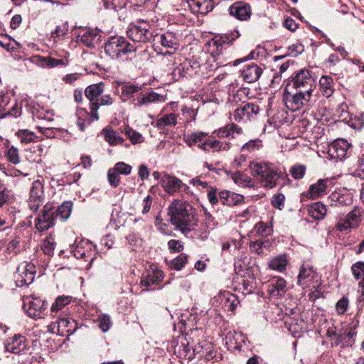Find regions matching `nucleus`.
I'll return each instance as SVG.
<instances>
[{
	"mask_svg": "<svg viewBox=\"0 0 364 364\" xmlns=\"http://www.w3.org/2000/svg\"><path fill=\"white\" fill-rule=\"evenodd\" d=\"M168 210L171 224L183 235L191 234L198 223L192 205L183 199H176L173 200Z\"/></svg>",
	"mask_w": 364,
	"mask_h": 364,
	"instance_id": "1",
	"label": "nucleus"
},
{
	"mask_svg": "<svg viewBox=\"0 0 364 364\" xmlns=\"http://www.w3.org/2000/svg\"><path fill=\"white\" fill-rule=\"evenodd\" d=\"M105 89V83L101 82L99 83L92 84L87 86L85 91V95L90 102V116L92 120L97 121L99 119L98 109L102 106H111L115 99L111 95H102Z\"/></svg>",
	"mask_w": 364,
	"mask_h": 364,
	"instance_id": "2",
	"label": "nucleus"
},
{
	"mask_svg": "<svg viewBox=\"0 0 364 364\" xmlns=\"http://www.w3.org/2000/svg\"><path fill=\"white\" fill-rule=\"evenodd\" d=\"M250 168L252 176L267 188L277 186L282 172L273 164L269 162H251Z\"/></svg>",
	"mask_w": 364,
	"mask_h": 364,
	"instance_id": "3",
	"label": "nucleus"
},
{
	"mask_svg": "<svg viewBox=\"0 0 364 364\" xmlns=\"http://www.w3.org/2000/svg\"><path fill=\"white\" fill-rule=\"evenodd\" d=\"M105 53L112 59H119L136 51V47L122 36H111L105 44Z\"/></svg>",
	"mask_w": 364,
	"mask_h": 364,
	"instance_id": "4",
	"label": "nucleus"
},
{
	"mask_svg": "<svg viewBox=\"0 0 364 364\" xmlns=\"http://www.w3.org/2000/svg\"><path fill=\"white\" fill-rule=\"evenodd\" d=\"M127 36L134 42L145 43L153 38L150 24L144 21L131 23L127 30Z\"/></svg>",
	"mask_w": 364,
	"mask_h": 364,
	"instance_id": "5",
	"label": "nucleus"
},
{
	"mask_svg": "<svg viewBox=\"0 0 364 364\" xmlns=\"http://www.w3.org/2000/svg\"><path fill=\"white\" fill-rule=\"evenodd\" d=\"M290 86L296 90L312 93L315 87V80L309 70L302 69L295 74L287 85V87Z\"/></svg>",
	"mask_w": 364,
	"mask_h": 364,
	"instance_id": "6",
	"label": "nucleus"
},
{
	"mask_svg": "<svg viewBox=\"0 0 364 364\" xmlns=\"http://www.w3.org/2000/svg\"><path fill=\"white\" fill-rule=\"evenodd\" d=\"M311 94L301 90H296L295 93H291L288 91L287 87L284 93V100L288 109L291 111H296L309 104Z\"/></svg>",
	"mask_w": 364,
	"mask_h": 364,
	"instance_id": "7",
	"label": "nucleus"
},
{
	"mask_svg": "<svg viewBox=\"0 0 364 364\" xmlns=\"http://www.w3.org/2000/svg\"><path fill=\"white\" fill-rule=\"evenodd\" d=\"M47 302L38 297L30 296L23 299V307L24 311L32 318H42L43 311L47 309Z\"/></svg>",
	"mask_w": 364,
	"mask_h": 364,
	"instance_id": "8",
	"label": "nucleus"
},
{
	"mask_svg": "<svg viewBox=\"0 0 364 364\" xmlns=\"http://www.w3.org/2000/svg\"><path fill=\"white\" fill-rule=\"evenodd\" d=\"M0 114L1 118L6 117H12L17 118L22 114V107L18 105L16 100L11 101V97L4 93L0 92Z\"/></svg>",
	"mask_w": 364,
	"mask_h": 364,
	"instance_id": "9",
	"label": "nucleus"
},
{
	"mask_svg": "<svg viewBox=\"0 0 364 364\" xmlns=\"http://www.w3.org/2000/svg\"><path fill=\"white\" fill-rule=\"evenodd\" d=\"M318 274L312 266L303 265L298 275L297 284L303 289H315L318 287Z\"/></svg>",
	"mask_w": 364,
	"mask_h": 364,
	"instance_id": "10",
	"label": "nucleus"
},
{
	"mask_svg": "<svg viewBox=\"0 0 364 364\" xmlns=\"http://www.w3.org/2000/svg\"><path fill=\"white\" fill-rule=\"evenodd\" d=\"M53 211V205L47 203L43 206L41 213L36 219V227L39 231H46L53 227L56 220Z\"/></svg>",
	"mask_w": 364,
	"mask_h": 364,
	"instance_id": "11",
	"label": "nucleus"
},
{
	"mask_svg": "<svg viewBox=\"0 0 364 364\" xmlns=\"http://www.w3.org/2000/svg\"><path fill=\"white\" fill-rule=\"evenodd\" d=\"M218 225L215 218L207 210H205L203 215V221L200 225V228L192 231L191 236L205 240L208 238V236L210 230H213Z\"/></svg>",
	"mask_w": 364,
	"mask_h": 364,
	"instance_id": "12",
	"label": "nucleus"
},
{
	"mask_svg": "<svg viewBox=\"0 0 364 364\" xmlns=\"http://www.w3.org/2000/svg\"><path fill=\"white\" fill-rule=\"evenodd\" d=\"M36 273L33 263L23 262L17 268L16 282L18 286L28 285L33 282Z\"/></svg>",
	"mask_w": 364,
	"mask_h": 364,
	"instance_id": "13",
	"label": "nucleus"
},
{
	"mask_svg": "<svg viewBox=\"0 0 364 364\" xmlns=\"http://www.w3.org/2000/svg\"><path fill=\"white\" fill-rule=\"evenodd\" d=\"M44 192L43 186L41 181L36 180L33 182L30 190L28 204L29 208L33 212H36L39 207L43 204Z\"/></svg>",
	"mask_w": 364,
	"mask_h": 364,
	"instance_id": "14",
	"label": "nucleus"
},
{
	"mask_svg": "<svg viewBox=\"0 0 364 364\" xmlns=\"http://www.w3.org/2000/svg\"><path fill=\"white\" fill-rule=\"evenodd\" d=\"M154 41L159 43L164 48L171 49L166 51L165 54H173L178 49L180 41L178 35L173 31H166L161 34H157L154 36Z\"/></svg>",
	"mask_w": 364,
	"mask_h": 364,
	"instance_id": "15",
	"label": "nucleus"
},
{
	"mask_svg": "<svg viewBox=\"0 0 364 364\" xmlns=\"http://www.w3.org/2000/svg\"><path fill=\"white\" fill-rule=\"evenodd\" d=\"M259 112V107L258 105L253 103H247L242 107L237 108L232 114V117L237 122H246L254 118Z\"/></svg>",
	"mask_w": 364,
	"mask_h": 364,
	"instance_id": "16",
	"label": "nucleus"
},
{
	"mask_svg": "<svg viewBox=\"0 0 364 364\" xmlns=\"http://www.w3.org/2000/svg\"><path fill=\"white\" fill-rule=\"evenodd\" d=\"M350 144L345 139H337L328 146L327 153L331 159L343 160L347 155Z\"/></svg>",
	"mask_w": 364,
	"mask_h": 364,
	"instance_id": "17",
	"label": "nucleus"
},
{
	"mask_svg": "<svg viewBox=\"0 0 364 364\" xmlns=\"http://www.w3.org/2000/svg\"><path fill=\"white\" fill-rule=\"evenodd\" d=\"M100 38L101 35L97 29L88 28L80 31L77 36V41L88 48H93Z\"/></svg>",
	"mask_w": 364,
	"mask_h": 364,
	"instance_id": "18",
	"label": "nucleus"
},
{
	"mask_svg": "<svg viewBox=\"0 0 364 364\" xmlns=\"http://www.w3.org/2000/svg\"><path fill=\"white\" fill-rule=\"evenodd\" d=\"M228 38L216 36L208 43L209 51L214 61L217 62V68L223 65L222 62H218L219 56L223 53V47L228 43Z\"/></svg>",
	"mask_w": 364,
	"mask_h": 364,
	"instance_id": "19",
	"label": "nucleus"
},
{
	"mask_svg": "<svg viewBox=\"0 0 364 364\" xmlns=\"http://www.w3.org/2000/svg\"><path fill=\"white\" fill-rule=\"evenodd\" d=\"M267 291L271 297H282L287 291V282L282 277H274L267 284Z\"/></svg>",
	"mask_w": 364,
	"mask_h": 364,
	"instance_id": "20",
	"label": "nucleus"
},
{
	"mask_svg": "<svg viewBox=\"0 0 364 364\" xmlns=\"http://www.w3.org/2000/svg\"><path fill=\"white\" fill-rule=\"evenodd\" d=\"M251 11L250 4L241 1L235 2L230 7V14L241 21L250 18Z\"/></svg>",
	"mask_w": 364,
	"mask_h": 364,
	"instance_id": "21",
	"label": "nucleus"
},
{
	"mask_svg": "<svg viewBox=\"0 0 364 364\" xmlns=\"http://www.w3.org/2000/svg\"><path fill=\"white\" fill-rule=\"evenodd\" d=\"M208 134L203 132H194L191 134H187L185 138V142L189 146L193 145L197 146L199 149L207 151V142L206 139Z\"/></svg>",
	"mask_w": 364,
	"mask_h": 364,
	"instance_id": "22",
	"label": "nucleus"
},
{
	"mask_svg": "<svg viewBox=\"0 0 364 364\" xmlns=\"http://www.w3.org/2000/svg\"><path fill=\"white\" fill-rule=\"evenodd\" d=\"M166 98L164 95H159L154 91L143 94L140 93L134 100L136 102L134 105L137 107L148 106L151 103L158 102H165Z\"/></svg>",
	"mask_w": 364,
	"mask_h": 364,
	"instance_id": "23",
	"label": "nucleus"
},
{
	"mask_svg": "<svg viewBox=\"0 0 364 364\" xmlns=\"http://www.w3.org/2000/svg\"><path fill=\"white\" fill-rule=\"evenodd\" d=\"M31 61L41 68H53L59 65H66V63L62 59H55L50 56H41L36 55L32 56Z\"/></svg>",
	"mask_w": 364,
	"mask_h": 364,
	"instance_id": "24",
	"label": "nucleus"
},
{
	"mask_svg": "<svg viewBox=\"0 0 364 364\" xmlns=\"http://www.w3.org/2000/svg\"><path fill=\"white\" fill-rule=\"evenodd\" d=\"M262 73V69L258 65L251 63L245 66L242 72L244 80L248 83L256 82Z\"/></svg>",
	"mask_w": 364,
	"mask_h": 364,
	"instance_id": "25",
	"label": "nucleus"
},
{
	"mask_svg": "<svg viewBox=\"0 0 364 364\" xmlns=\"http://www.w3.org/2000/svg\"><path fill=\"white\" fill-rule=\"evenodd\" d=\"M160 183L164 191L171 195L178 191L183 185V183L180 179L169 175L164 176L161 178Z\"/></svg>",
	"mask_w": 364,
	"mask_h": 364,
	"instance_id": "26",
	"label": "nucleus"
},
{
	"mask_svg": "<svg viewBox=\"0 0 364 364\" xmlns=\"http://www.w3.org/2000/svg\"><path fill=\"white\" fill-rule=\"evenodd\" d=\"M94 247L92 242L88 240H81L79 242L75 241V244L71 247V252L77 259H82L87 257L92 248Z\"/></svg>",
	"mask_w": 364,
	"mask_h": 364,
	"instance_id": "27",
	"label": "nucleus"
},
{
	"mask_svg": "<svg viewBox=\"0 0 364 364\" xmlns=\"http://www.w3.org/2000/svg\"><path fill=\"white\" fill-rule=\"evenodd\" d=\"M328 179H319L316 183L310 186L308 195L311 198H317L326 194L328 183Z\"/></svg>",
	"mask_w": 364,
	"mask_h": 364,
	"instance_id": "28",
	"label": "nucleus"
},
{
	"mask_svg": "<svg viewBox=\"0 0 364 364\" xmlns=\"http://www.w3.org/2000/svg\"><path fill=\"white\" fill-rule=\"evenodd\" d=\"M163 272L162 271H152L151 272H149L146 275H143L141 279V286L144 287L145 290H149V287L152 284H156L159 283L163 279Z\"/></svg>",
	"mask_w": 364,
	"mask_h": 364,
	"instance_id": "29",
	"label": "nucleus"
},
{
	"mask_svg": "<svg viewBox=\"0 0 364 364\" xmlns=\"http://www.w3.org/2000/svg\"><path fill=\"white\" fill-rule=\"evenodd\" d=\"M178 115L174 113L166 114L160 117L153 124L158 129L162 130L166 127H174L177 124Z\"/></svg>",
	"mask_w": 364,
	"mask_h": 364,
	"instance_id": "30",
	"label": "nucleus"
},
{
	"mask_svg": "<svg viewBox=\"0 0 364 364\" xmlns=\"http://www.w3.org/2000/svg\"><path fill=\"white\" fill-rule=\"evenodd\" d=\"M73 209V203L71 201H65L60 205L55 207L53 205V211L57 219L65 221L70 216Z\"/></svg>",
	"mask_w": 364,
	"mask_h": 364,
	"instance_id": "31",
	"label": "nucleus"
},
{
	"mask_svg": "<svg viewBox=\"0 0 364 364\" xmlns=\"http://www.w3.org/2000/svg\"><path fill=\"white\" fill-rule=\"evenodd\" d=\"M76 116V124L82 132H84L85 128L91 124L92 121H93L90 116V112H88L87 109L84 108L77 109Z\"/></svg>",
	"mask_w": 364,
	"mask_h": 364,
	"instance_id": "32",
	"label": "nucleus"
},
{
	"mask_svg": "<svg viewBox=\"0 0 364 364\" xmlns=\"http://www.w3.org/2000/svg\"><path fill=\"white\" fill-rule=\"evenodd\" d=\"M307 211L309 216L314 219L321 220L323 219L326 214V208L323 203L316 202L308 205Z\"/></svg>",
	"mask_w": 364,
	"mask_h": 364,
	"instance_id": "33",
	"label": "nucleus"
},
{
	"mask_svg": "<svg viewBox=\"0 0 364 364\" xmlns=\"http://www.w3.org/2000/svg\"><path fill=\"white\" fill-rule=\"evenodd\" d=\"M32 113L33 117L39 120H43L48 122L53 120L54 114L53 111L43 107H41L38 105L37 106H33Z\"/></svg>",
	"mask_w": 364,
	"mask_h": 364,
	"instance_id": "34",
	"label": "nucleus"
},
{
	"mask_svg": "<svg viewBox=\"0 0 364 364\" xmlns=\"http://www.w3.org/2000/svg\"><path fill=\"white\" fill-rule=\"evenodd\" d=\"M320 90L322 95L326 97L332 95L334 91L333 78L328 75H323L319 80Z\"/></svg>",
	"mask_w": 364,
	"mask_h": 364,
	"instance_id": "35",
	"label": "nucleus"
},
{
	"mask_svg": "<svg viewBox=\"0 0 364 364\" xmlns=\"http://www.w3.org/2000/svg\"><path fill=\"white\" fill-rule=\"evenodd\" d=\"M21 242L19 238H14L10 242H9L6 246L5 250H4L3 255L4 256V259H8L11 258L12 257L16 255L20 252L21 248Z\"/></svg>",
	"mask_w": 364,
	"mask_h": 364,
	"instance_id": "36",
	"label": "nucleus"
},
{
	"mask_svg": "<svg viewBox=\"0 0 364 364\" xmlns=\"http://www.w3.org/2000/svg\"><path fill=\"white\" fill-rule=\"evenodd\" d=\"M141 90V86L136 84H124L121 87V98L122 101H127L135 93Z\"/></svg>",
	"mask_w": 364,
	"mask_h": 364,
	"instance_id": "37",
	"label": "nucleus"
},
{
	"mask_svg": "<svg viewBox=\"0 0 364 364\" xmlns=\"http://www.w3.org/2000/svg\"><path fill=\"white\" fill-rule=\"evenodd\" d=\"M288 260L286 255H278L269 261V267L271 269L283 272L286 269Z\"/></svg>",
	"mask_w": 364,
	"mask_h": 364,
	"instance_id": "38",
	"label": "nucleus"
},
{
	"mask_svg": "<svg viewBox=\"0 0 364 364\" xmlns=\"http://www.w3.org/2000/svg\"><path fill=\"white\" fill-rule=\"evenodd\" d=\"M102 132L105 135V139L111 145L115 146L123 142L124 139L115 131L112 129H104Z\"/></svg>",
	"mask_w": 364,
	"mask_h": 364,
	"instance_id": "39",
	"label": "nucleus"
},
{
	"mask_svg": "<svg viewBox=\"0 0 364 364\" xmlns=\"http://www.w3.org/2000/svg\"><path fill=\"white\" fill-rule=\"evenodd\" d=\"M29 151L35 156H28V159L32 162L41 163V156L46 152V146L42 144H35L30 148Z\"/></svg>",
	"mask_w": 364,
	"mask_h": 364,
	"instance_id": "40",
	"label": "nucleus"
},
{
	"mask_svg": "<svg viewBox=\"0 0 364 364\" xmlns=\"http://www.w3.org/2000/svg\"><path fill=\"white\" fill-rule=\"evenodd\" d=\"M270 242L267 239H259L255 242H251L250 245V250L257 255L264 254V249H268Z\"/></svg>",
	"mask_w": 364,
	"mask_h": 364,
	"instance_id": "41",
	"label": "nucleus"
},
{
	"mask_svg": "<svg viewBox=\"0 0 364 364\" xmlns=\"http://www.w3.org/2000/svg\"><path fill=\"white\" fill-rule=\"evenodd\" d=\"M72 297L70 296H58L50 307L52 313L58 312L71 302Z\"/></svg>",
	"mask_w": 364,
	"mask_h": 364,
	"instance_id": "42",
	"label": "nucleus"
},
{
	"mask_svg": "<svg viewBox=\"0 0 364 364\" xmlns=\"http://www.w3.org/2000/svg\"><path fill=\"white\" fill-rule=\"evenodd\" d=\"M10 345L14 353H19L26 348V339L21 335H15L13 338L12 343Z\"/></svg>",
	"mask_w": 364,
	"mask_h": 364,
	"instance_id": "43",
	"label": "nucleus"
},
{
	"mask_svg": "<svg viewBox=\"0 0 364 364\" xmlns=\"http://www.w3.org/2000/svg\"><path fill=\"white\" fill-rule=\"evenodd\" d=\"M234 181L236 183L245 187H252L254 186L252 179L246 174L240 172H237L235 174Z\"/></svg>",
	"mask_w": 364,
	"mask_h": 364,
	"instance_id": "44",
	"label": "nucleus"
},
{
	"mask_svg": "<svg viewBox=\"0 0 364 364\" xmlns=\"http://www.w3.org/2000/svg\"><path fill=\"white\" fill-rule=\"evenodd\" d=\"M306 170V166L296 164L290 168L289 173L294 179L299 180L304 176Z\"/></svg>",
	"mask_w": 364,
	"mask_h": 364,
	"instance_id": "45",
	"label": "nucleus"
},
{
	"mask_svg": "<svg viewBox=\"0 0 364 364\" xmlns=\"http://www.w3.org/2000/svg\"><path fill=\"white\" fill-rule=\"evenodd\" d=\"M16 135L21 142L22 143H30L34 140L36 137L35 134L28 129H21L16 133Z\"/></svg>",
	"mask_w": 364,
	"mask_h": 364,
	"instance_id": "46",
	"label": "nucleus"
},
{
	"mask_svg": "<svg viewBox=\"0 0 364 364\" xmlns=\"http://www.w3.org/2000/svg\"><path fill=\"white\" fill-rule=\"evenodd\" d=\"M99 328L103 331L107 332L112 326V322L111 318L107 314H100L97 318Z\"/></svg>",
	"mask_w": 364,
	"mask_h": 364,
	"instance_id": "47",
	"label": "nucleus"
},
{
	"mask_svg": "<svg viewBox=\"0 0 364 364\" xmlns=\"http://www.w3.org/2000/svg\"><path fill=\"white\" fill-rule=\"evenodd\" d=\"M107 179L109 185L114 188L117 187L120 183L119 173L114 168H111L107 171Z\"/></svg>",
	"mask_w": 364,
	"mask_h": 364,
	"instance_id": "48",
	"label": "nucleus"
},
{
	"mask_svg": "<svg viewBox=\"0 0 364 364\" xmlns=\"http://www.w3.org/2000/svg\"><path fill=\"white\" fill-rule=\"evenodd\" d=\"M345 216L347 218L348 223H351L353 228L357 227L360 222V212L359 209L354 208Z\"/></svg>",
	"mask_w": 364,
	"mask_h": 364,
	"instance_id": "49",
	"label": "nucleus"
},
{
	"mask_svg": "<svg viewBox=\"0 0 364 364\" xmlns=\"http://www.w3.org/2000/svg\"><path fill=\"white\" fill-rule=\"evenodd\" d=\"M351 272L356 280L360 279L364 275V262H357L351 267Z\"/></svg>",
	"mask_w": 364,
	"mask_h": 364,
	"instance_id": "50",
	"label": "nucleus"
},
{
	"mask_svg": "<svg viewBox=\"0 0 364 364\" xmlns=\"http://www.w3.org/2000/svg\"><path fill=\"white\" fill-rule=\"evenodd\" d=\"M188 262V257L186 254H181L171 262V267L176 270H181Z\"/></svg>",
	"mask_w": 364,
	"mask_h": 364,
	"instance_id": "51",
	"label": "nucleus"
},
{
	"mask_svg": "<svg viewBox=\"0 0 364 364\" xmlns=\"http://www.w3.org/2000/svg\"><path fill=\"white\" fill-rule=\"evenodd\" d=\"M6 156L8 160L14 164H18V163H20L18 150L16 147L14 146H11L8 149L6 152Z\"/></svg>",
	"mask_w": 364,
	"mask_h": 364,
	"instance_id": "52",
	"label": "nucleus"
},
{
	"mask_svg": "<svg viewBox=\"0 0 364 364\" xmlns=\"http://www.w3.org/2000/svg\"><path fill=\"white\" fill-rule=\"evenodd\" d=\"M262 146V141L259 139L250 140L247 143H245L242 149L243 151H247L249 152L254 151L255 150L259 149Z\"/></svg>",
	"mask_w": 364,
	"mask_h": 364,
	"instance_id": "53",
	"label": "nucleus"
},
{
	"mask_svg": "<svg viewBox=\"0 0 364 364\" xmlns=\"http://www.w3.org/2000/svg\"><path fill=\"white\" fill-rule=\"evenodd\" d=\"M349 305V300L347 297L343 296L339 299L336 304V311L338 314H343Z\"/></svg>",
	"mask_w": 364,
	"mask_h": 364,
	"instance_id": "54",
	"label": "nucleus"
},
{
	"mask_svg": "<svg viewBox=\"0 0 364 364\" xmlns=\"http://www.w3.org/2000/svg\"><path fill=\"white\" fill-rule=\"evenodd\" d=\"M285 196L282 193H278L273 196L272 198V205L279 210H282L284 207Z\"/></svg>",
	"mask_w": 364,
	"mask_h": 364,
	"instance_id": "55",
	"label": "nucleus"
},
{
	"mask_svg": "<svg viewBox=\"0 0 364 364\" xmlns=\"http://www.w3.org/2000/svg\"><path fill=\"white\" fill-rule=\"evenodd\" d=\"M352 228H354L353 226L351 225V223H348L346 216L341 218L336 224V229L340 232H346L351 230Z\"/></svg>",
	"mask_w": 364,
	"mask_h": 364,
	"instance_id": "56",
	"label": "nucleus"
},
{
	"mask_svg": "<svg viewBox=\"0 0 364 364\" xmlns=\"http://www.w3.org/2000/svg\"><path fill=\"white\" fill-rule=\"evenodd\" d=\"M114 168L118 173H119V174L123 175H129L132 170V167L124 162L117 163Z\"/></svg>",
	"mask_w": 364,
	"mask_h": 364,
	"instance_id": "57",
	"label": "nucleus"
},
{
	"mask_svg": "<svg viewBox=\"0 0 364 364\" xmlns=\"http://www.w3.org/2000/svg\"><path fill=\"white\" fill-rule=\"evenodd\" d=\"M168 247L171 252H180L183 249L182 242L178 240H171L168 241Z\"/></svg>",
	"mask_w": 364,
	"mask_h": 364,
	"instance_id": "58",
	"label": "nucleus"
},
{
	"mask_svg": "<svg viewBox=\"0 0 364 364\" xmlns=\"http://www.w3.org/2000/svg\"><path fill=\"white\" fill-rule=\"evenodd\" d=\"M125 134L127 135V136L133 144L139 143L140 139L142 137L140 133L135 132L131 128L126 129Z\"/></svg>",
	"mask_w": 364,
	"mask_h": 364,
	"instance_id": "59",
	"label": "nucleus"
},
{
	"mask_svg": "<svg viewBox=\"0 0 364 364\" xmlns=\"http://www.w3.org/2000/svg\"><path fill=\"white\" fill-rule=\"evenodd\" d=\"M304 50V46L301 43H296L289 47L288 54L289 55H291L293 57H296Z\"/></svg>",
	"mask_w": 364,
	"mask_h": 364,
	"instance_id": "60",
	"label": "nucleus"
},
{
	"mask_svg": "<svg viewBox=\"0 0 364 364\" xmlns=\"http://www.w3.org/2000/svg\"><path fill=\"white\" fill-rule=\"evenodd\" d=\"M255 229L257 234L267 236L272 231L271 228L263 222H259L256 224Z\"/></svg>",
	"mask_w": 364,
	"mask_h": 364,
	"instance_id": "61",
	"label": "nucleus"
},
{
	"mask_svg": "<svg viewBox=\"0 0 364 364\" xmlns=\"http://www.w3.org/2000/svg\"><path fill=\"white\" fill-rule=\"evenodd\" d=\"M55 244L50 239H46L43 245V251L45 254L50 256L53 255Z\"/></svg>",
	"mask_w": 364,
	"mask_h": 364,
	"instance_id": "62",
	"label": "nucleus"
},
{
	"mask_svg": "<svg viewBox=\"0 0 364 364\" xmlns=\"http://www.w3.org/2000/svg\"><path fill=\"white\" fill-rule=\"evenodd\" d=\"M213 9V4L212 0H203V5L200 8L197 9V13L202 14H208Z\"/></svg>",
	"mask_w": 364,
	"mask_h": 364,
	"instance_id": "63",
	"label": "nucleus"
},
{
	"mask_svg": "<svg viewBox=\"0 0 364 364\" xmlns=\"http://www.w3.org/2000/svg\"><path fill=\"white\" fill-rule=\"evenodd\" d=\"M355 175L364 179V154L358 159V165L355 171Z\"/></svg>",
	"mask_w": 364,
	"mask_h": 364,
	"instance_id": "64",
	"label": "nucleus"
}]
</instances>
